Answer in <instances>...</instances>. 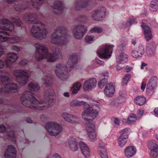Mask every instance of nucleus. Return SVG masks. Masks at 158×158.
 <instances>
[{"mask_svg": "<svg viewBox=\"0 0 158 158\" xmlns=\"http://www.w3.org/2000/svg\"><path fill=\"white\" fill-rule=\"evenodd\" d=\"M55 94L52 89L47 90L44 93V97L39 101L30 92L24 93L21 97L22 103L25 106L37 110H44L53 106L55 100L51 98Z\"/></svg>", "mask_w": 158, "mask_h": 158, "instance_id": "nucleus-1", "label": "nucleus"}, {"mask_svg": "<svg viewBox=\"0 0 158 158\" xmlns=\"http://www.w3.org/2000/svg\"><path fill=\"white\" fill-rule=\"evenodd\" d=\"M70 105L72 107L83 105L84 110L81 114L82 117L84 120L89 122L92 121L97 117L100 109V103L96 101L88 104L84 101L75 99L70 102Z\"/></svg>", "mask_w": 158, "mask_h": 158, "instance_id": "nucleus-2", "label": "nucleus"}, {"mask_svg": "<svg viewBox=\"0 0 158 158\" xmlns=\"http://www.w3.org/2000/svg\"><path fill=\"white\" fill-rule=\"evenodd\" d=\"M34 46L36 51L34 57L37 61H40L46 59L49 62H54L56 60V57L53 54L48 52V49L44 44L36 43Z\"/></svg>", "mask_w": 158, "mask_h": 158, "instance_id": "nucleus-3", "label": "nucleus"}, {"mask_svg": "<svg viewBox=\"0 0 158 158\" xmlns=\"http://www.w3.org/2000/svg\"><path fill=\"white\" fill-rule=\"evenodd\" d=\"M78 59L77 55L75 54H73L70 55L68 60V66L67 67L62 64H56L55 72L58 77L62 79L64 76V72L70 71L74 64L77 63Z\"/></svg>", "mask_w": 158, "mask_h": 158, "instance_id": "nucleus-4", "label": "nucleus"}, {"mask_svg": "<svg viewBox=\"0 0 158 158\" xmlns=\"http://www.w3.org/2000/svg\"><path fill=\"white\" fill-rule=\"evenodd\" d=\"M31 32L33 36L40 40L45 39L48 33L45 25L39 21L34 23Z\"/></svg>", "mask_w": 158, "mask_h": 158, "instance_id": "nucleus-5", "label": "nucleus"}, {"mask_svg": "<svg viewBox=\"0 0 158 158\" xmlns=\"http://www.w3.org/2000/svg\"><path fill=\"white\" fill-rule=\"evenodd\" d=\"M45 128L48 133L53 136H58L63 130L62 126L55 121L48 122L45 124Z\"/></svg>", "mask_w": 158, "mask_h": 158, "instance_id": "nucleus-6", "label": "nucleus"}, {"mask_svg": "<svg viewBox=\"0 0 158 158\" xmlns=\"http://www.w3.org/2000/svg\"><path fill=\"white\" fill-rule=\"evenodd\" d=\"M13 74L19 85L24 86L28 82L30 75L26 71L23 69H16L13 71Z\"/></svg>", "mask_w": 158, "mask_h": 158, "instance_id": "nucleus-7", "label": "nucleus"}, {"mask_svg": "<svg viewBox=\"0 0 158 158\" xmlns=\"http://www.w3.org/2000/svg\"><path fill=\"white\" fill-rule=\"evenodd\" d=\"M62 32L59 28H56L51 36V41L52 44L58 45L64 44L67 42L65 37L62 34Z\"/></svg>", "mask_w": 158, "mask_h": 158, "instance_id": "nucleus-8", "label": "nucleus"}, {"mask_svg": "<svg viewBox=\"0 0 158 158\" xmlns=\"http://www.w3.org/2000/svg\"><path fill=\"white\" fill-rule=\"evenodd\" d=\"M114 46L113 45H103L97 51L98 56L101 58H109L111 56L113 48Z\"/></svg>", "mask_w": 158, "mask_h": 158, "instance_id": "nucleus-9", "label": "nucleus"}, {"mask_svg": "<svg viewBox=\"0 0 158 158\" xmlns=\"http://www.w3.org/2000/svg\"><path fill=\"white\" fill-rule=\"evenodd\" d=\"M87 30V27L81 24L77 25L73 31L74 37L77 39H81L83 37Z\"/></svg>", "mask_w": 158, "mask_h": 158, "instance_id": "nucleus-10", "label": "nucleus"}, {"mask_svg": "<svg viewBox=\"0 0 158 158\" xmlns=\"http://www.w3.org/2000/svg\"><path fill=\"white\" fill-rule=\"evenodd\" d=\"M0 81L3 85H6L7 93L12 90L18 89V86L17 84L9 82L10 78L8 76L5 75L0 77Z\"/></svg>", "mask_w": 158, "mask_h": 158, "instance_id": "nucleus-11", "label": "nucleus"}, {"mask_svg": "<svg viewBox=\"0 0 158 158\" xmlns=\"http://www.w3.org/2000/svg\"><path fill=\"white\" fill-rule=\"evenodd\" d=\"M130 131V128H126L122 130V133L118 139V145L123 147L126 143Z\"/></svg>", "mask_w": 158, "mask_h": 158, "instance_id": "nucleus-12", "label": "nucleus"}, {"mask_svg": "<svg viewBox=\"0 0 158 158\" xmlns=\"http://www.w3.org/2000/svg\"><path fill=\"white\" fill-rule=\"evenodd\" d=\"M97 85V80L95 78H91L86 81L84 83V90L87 91L94 89Z\"/></svg>", "mask_w": 158, "mask_h": 158, "instance_id": "nucleus-13", "label": "nucleus"}, {"mask_svg": "<svg viewBox=\"0 0 158 158\" xmlns=\"http://www.w3.org/2000/svg\"><path fill=\"white\" fill-rule=\"evenodd\" d=\"M18 55L14 52H9L7 54L5 63L6 66L8 68H11L12 64L15 63L18 59Z\"/></svg>", "mask_w": 158, "mask_h": 158, "instance_id": "nucleus-14", "label": "nucleus"}, {"mask_svg": "<svg viewBox=\"0 0 158 158\" xmlns=\"http://www.w3.org/2000/svg\"><path fill=\"white\" fill-rule=\"evenodd\" d=\"M157 79L156 77H151L149 81L147 86V91L148 93L152 94L154 89L157 86Z\"/></svg>", "mask_w": 158, "mask_h": 158, "instance_id": "nucleus-15", "label": "nucleus"}, {"mask_svg": "<svg viewBox=\"0 0 158 158\" xmlns=\"http://www.w3.org/2000/svg\"><path fill=\"white\" fill-rule=\"evenodd\" d=\"M16 152L15 148L13 145H10L5 150L4 157L5 158H15Z\"/></svg>", "mask_w": 158, "mask_h": 158, "instance_id": "nucleus-16", "label": "nucleus"}, {"mask_svg": "<svg viewBox=\"0 0 158 158\" xmlns=\"http://www.w3.org/2000/svg\"><path fill=\"white\" fill-rule=\"evenodd\" d=\"M68 144L69 149L73 152H75L79 149V145L76 139L73 137H70L68 139Z\"/></svg>", "mask_w": 158, "mask_h": 158, "instance_id": "nucleus-17", "label": "nucleus"}, {"mask_svg": "<svg viewBox=\"0 0 158 158\" xmlns=\"http://www.w3.org/2000/svg\"><path fill=\"white\" fill-rule=\"evenodd\" d=\"M144 53V48L143 45L141 44L136 49L133 50L131 55L133 57L137 58L142 56Z\"/></svg>", "mask_w": 158, "mask_h": 158, "instance_id": "nucleus-18", "label": "nucleus"}, {"mask_svg": "<svg viewBox=\"0 0 158 158\" xmlns=\"http://www.w3.org/2000/svg\"><path fill=\"white\" fill-rule=\"evenodd\" d=\"M81 152L86 158H88L90 156V151L88 146L85 143L81 142L80 143Z\"/></svg>", "mask_w": 158, "mask_h": 158, "instance_id": "nucleus-19", "label": "nucleus"}, {"mask_svg": "<svg viewBox=\"0 0 158 158\" xmlns=\"http://www.w3.org/2000/svg\"><path fill=\"white\" fill-rule=\"evenodd\" d=\"M141 26L144 30L145 39L147 41L149 40L152 37V33L150 28L144 23H142Z\"/></svg>", "mask_w": 158, "mask_h": 158, "instance_id": "nucleus-20", "label": "nucleus"}, {"mask_svg": "<svg viewBox=\"0 0 158 158\" xmlns=\"http://www.w3.org/2000/svg\"><path fill=\"white\" fill-rule=\"evenodd\" d=\"M104 91L106 96L111 97L115 92V87L112 83H108L105 86Z\"/></svg>", "mask_w": 158, "mask_h": 158, "instance_id": "nucleus-21", "label": "nucleus"}, {"mask_svg": "<svg viewBox=\"0 0 158 158\" xmlns=\"http://www.w3.org/2000/svg\"><path fill=\"white\" fill-rule=\"evenodd\" d=\"M89 6V1L88 0H80L76 3L75 8L78 10L81 8L86 9Z\"/></svg>", "mask_w": 158, "mask_h": 158, "instance_id": "nucleus-22", "label": "nucleus"}, {"mask_svg": "<svg viewBox=\"0 0 158 158\" xmlns=\"http://www.w3.org/2000/svg\"><path fill=\"white\" fill-rule=\"evenodd\" d=\"M136 151L135 148L133 146H129L125 149L124 152L125 156L129 158L134 156Z\"/></svg>", "mask_w": 158, "mask_h": 158, "instance_id": "nucleus-23", "label": "nucleus"}, {"mask_svg": "<svg viewBox=\"0 0 158 158\" xmlns=\"http://www.w3.org/2000/svg\"><path fill=\"white\" fill-rule=\"evenodd\" d=\"M63 4L61 2H56L54 3L52 8L53 11L56 14H59L61 12L63 9Z\"/></svg>", "mask_w": 158, "mask_h": 158, "instance_id": "nucleus-24", "label": "nucleus"}, {"mask_svg": "<svg viewBox=\"0 0 158 158\" xmlns=\"http://www.w3.org/2000/svg\"><path fill=\"white\" fill-rule=\"evenodd\" d=\"M61 116L64 120L67 122L72 123H77L76 121L71 119V114L67 112H64L61 114Z\"/></svg>", "mask_w": 158, "mask_h": 158, "instance_id": "nucleus-25", "label": "nucleus"}, {"mask_svg": "<svg viewBox=\"0 0 158 158\" xmlns=\"http://www.w3.org/2000/svg\"><path fill=\"white\" fill-rule=\"evenodd\" d=\"M9 34L4 31H0V43L6 41L9 39Z\"/></svg>", "mask_w": 158, "mask_h": 158, "instance_id": "nucleus-26", "label": "nucleus"}, {"mask_svg": "<svg viewBox=\"0 0 158 158\" xmlns=\"http://www.w3.org/2000/svg\"><path fill=\"white\" fill-rule=\"evenodd\" d=\"M149 9L152 12L156 11L158 10V0H153L149 5Z\"/></svg>", "mask_w": 158, "mask_h": 158, "instance_id": "nucleus-27", "label": "nucleus"}, {"mask_svg": "<svg viewBox=\"0 0 158 158\" xmlns=\"http://www.w3.org/2000/svg\"><path fill=\"white\" fill-rule=\"evenodd\" d=\"M128 59L127 55L124 53H121L117 58V62L118 64H120L123 61L126 62Z\"/></svg>", "mask_w": 158, "mask_h": 158, "instance_id": "nucleus-28", "label": "nucleus"}, {"mask_svg": "<svg viewBox=\"0 0 158 158\" xmlns=\"http://www.w3.org/2000/svg\"><path fill=\"white\" fill-rule=\"evenodd\" d=\"M99 151L102 158H108L106 150L105 148L102 145L99 146Z\"/></svg>", "mask_w": 158, "mask_h": 158, "instance_id": "nucleus-29", "label": "nucleus"}, {"mask_svg": "<svg viewBox=\"0 0 158 158\" xmlns=\"http://www.w3.org/2000/svg\"><path fill=\"white\" fill-rule=\"evenodd\" d=\"M146 99L145 97L140 96L136 97L134 100V102L139 106L143 105L146 102Z\"/></svg>", "mask_w": 158, "mask_h": 158, "instance_id": "nucleus-30", "label": "nucleus"}, {"mask_svg": "<svg viewBox=\"0 0 158 158\" xmlns=\"http://www.w3.org/2000/svg\"><path fill=\"white\" fill-rule=\"evenodd\" d=\"M148 147L150 151L158 150V145L155 140L149 141L148 143Z\"/></svg>", "mask_w": 158, "mask_h": 158, "instance_id": "nucleus-31", "label": "nucleus"}, {"mask_svg": "<svg viewBox=\"0 0 158 158\" xmlns=\"http://www.w3.org/2000/svg\"><path fill=\"white\" fill-rule=\"evenodd\" d=\"M81 86V83L79 82L74 83L71 88L72 93L73 94H77L80 90Z\"/></svg>", "mask_w": 158, "mask_h": 158, "instance_id": "nucleus-32", "label": "nucleus"}, {"mask_svg": "<svg viewBox=\"0 0 158 158\" xmlns=\"http://www.w3.org/2000/svg\"><path fill=\"white\" fill-rule=\"evenodd\" d=\"M28 87L29 89L32 91H37L40 89V87L36 83L32 82L29 83Z\"/></svg>", "mask_w": 158, "mask_h": 158, "instance_id": "nucleus-33", "label": "nucleus"}, {"mask_svg": "<svg viewBox=\"0 0 158 158\" xmlns=\"http://www.w3.org/2000/svg\"><path fill=\"white\" fill-rule=\"evenodd\" d=\"M101 19L104 18L106 15V9L103 6L98 8L96 10Z\"/></svg>", "mask_w": 158, "mask_h": 158, "instance_id": "nucleus-34", "label": "nucleus"}, {"mask_svg": "<svg viewBox=\"0 0 158 158\" xmlns=\"http://www.w3.org/2000/svg\"><path fill=\"white\" fill-rule=\"evenodd\" d=\"M138 119H139L136 115L134 114H132L128 118L127 123L129 124H131L135 122Z\"/></svg>", "mask_w": 158, "mask_h": 158, "instance_id": "nucleus-35", "label": "nucleus"}, {"mask_svg": "<svg viewBox=\"0 0 158 158\" xmlns=\"http://www.w3.org/2000/svg\"><path fill=\"white\" fill-rule=\"evenodd\" d=\"M8 20L6 19H0V29L4 30L6 28V27L9 22Z\"/></svg>", "mask_w": 158, "mask_h": 158, "instance_id": "nucleus-36", "label": "nucleus"}, {"mask_svg": "<svg viewBox=\"0 0 158 158\" xmlns=\"http://www.w3.org/2000/svg\"><path fill=\"white\" fill-rule=\"evenodd\" d=\"M135 23H136V20L135 19H130L127 21V22L126 23V26H121V25H123V23L122 22L121 23H120V26L121 27H124L125 28L126 27H130V26H131L132 24Z\"/></svg>", "mask_w": 158, "mask_h": 158, "instance_id": "nucleus-37", "label": "nucleus"}, {"mask_svg": "<svg viewBox=\"0 0 158 158\" xmlns=\"http://www.w3.org/2000/svg\"><path fill=\"white\" fill-rule=\"evenodd\" d=\"M86 131L87 133L95 132V127L94 124H89L86 127Z\"/></svg>", "mask_w": 158, "mask_h": 158, "instance_id": "nucleus-38", "label": "nucleus"}, {"mask_svg": "<svg viewBox=\"0 0 158 158\" xmlns=\"http://www.w3.org/2000/svg\"><path fill=\"white\" fill-rule=\"evenodd\" d=\"M12 43L16 44L20 42L21 41V38L19 36L15 35L13 37H9V39Z\"/></svg>", "mask_w": 158, "mask_h": 158, "instance_id": "nucleus-39", "label": "nucleus"}, {"mask_svg": "<svg viewBox=\"0 0 158 158\" xmlns=\"http://www.w3.org/2000/svg\"><path fill=\"white\" fill-rule=\"evenodd\" d=\"M6 28L4 29V31H12L14 29V26L12 23L9 21V22L7 24L6 27Z\"/></svg>", "mask_w": 158, "mask_h": 158, "instance_id": "nucleus-40", "label": "nucleus"}, {"mask_svg": "<svg viewBox=\"0 0 158 158\" xmlns=\"http://www.w3.org/2000/svg\"><path fill=\"white\" fill-rule=\"evenodd\" d=\"M42 0H31L32 5L36 9H38L40 5V2Z\"/></svg>", "mask_w": 158, "mask_h": 158, "instance_id": "nucleus-41", "label": "nucleus"}, {"mask_svg": "<svg viewBox=\"0 0 158 158\" xmlns=\"http://www.w3.org/2000/svg\"><path fill=\"white\" fill-rule=\"evenodd\" d=\"M91 17L92 19L93 20H100L102 19L100 16L98 15V13H97L96 10L92 13Z\"/></svg>", "mask_w": 158, "mask_h": 158, "instance_id": "nucleus-42", "label": "nucleus"}, {"mask_svg": "<svg viewBox=\"0 0 158 158\" xmlns=\"http://www.w3.org/2000/svg\"><path fill=\"white\" fill-rule=\"evenodd\" d=\"M103 29L101 27H94L92 28L90 31L91 33H100L103 32Z\"/></svg>", "mask_w": 158, "mask_h": 158, "instance_id": "nucleus-43", "label": "nucleus"}, {"mask_svg": "<svg viewBox=\"0 0 158 158\" xmlns=\"http://www.w3.org/2000/svg\"><path fill=\"white\" fill-rule=\"evenodd\" d=\"M107 82V79L102 78V79L98 82L99 87L101 89L103 88Z\"/></svg>", "mask_w": 158, "mask_h": 158, "instance_id": "nucleus-44", "label": "nucleus"}, {"mask_svg": "<svg viewBox=\"0 0 158 158\" xmlns=\"http://www.w3.org/2000/svg\"><path fill=\"white\" fill-rule=\"evenodd\" d=\"M88 136L90 140L94 141L96 139V135L95 132L89 133H87Z\"/></svg>", "mask_w": 158, "mask_h": 158, "instance_id": "nucleus-45", "label": "nucleus"}, {"mask_svg": "<svg viewBox=\"0 0 158 158\" xmlns=\"http://www.w3.org/2000/svg\"><path fill=\"white\" fill-rule=\"evenodd\" d=\"M150 156L151 158H157L158 157V150L151 151Z\"/></svg>", "mask_w": 158, "mask_h": 158, "instance_id": "nucleus-46", "label": "nucleus"}, {"mask_svg": "<svg viewBox=\"0 0 158 158\" xmlns=\"http://www.w3.org/2000/svg\"><path fill=\"white\" fill-rule=\"evenodd\" d=\"M154 47L153 49L148 47L147 50V53L148 55L152 56L154 54L155 49V47Z\"/></svg>", "mask_w": 158, "mask_h": 158, "instance_id": "nucleus-47", "label": "nucleus"}, {"mask_svg": "<svg viewBox=\"0 0 158 158\" xmlns=\"http://www.w3.org/2000/svg\"><path fill=\"white\" fill-rule=\"evenodd\" d=\"M10 48L11 51L16 52H19L20 51V48L16 45H13L11 46L10 47Z\"/></svg>", "mask_w": 158, "mask_h": 158, "instance_id": "nucleus-48", "label": "nucleus"}, {"mask_svg": "<svg viewBox=\"0 0 158 158\" xmlns=\"http://www.w3.org/2000/svg\"><path fill=\"white\" fill-rule=\"evenodd\" d=\"M94 36L93 35H87L85 37V41L87 43H90L93 40Z\"/></svg>", "mask_w": 158, "mask_h": 158, "instance_id": "nucleus-49", "label": "nucleus"}, {"mask_svg": "<svg viewBox=\"0 0 158 158\" xmlns=\"http://www.w3.org/2000/svg\"><path fill=\"white\" fill-rule=\"evenodd\" d=\"M55 55H54L55 56L57 57H61L62 56L61 52L59 48H56L55 49Z\"/></svg>", "mask_w": 158, "mask_h": 158, "instance_id": "nucleus-50", "label": "nucleus"}, {"mask_svg": "<svg viewBox=\"0 0 158 158\" xmlns=\"http://www.w3.org/2000/svg\"><path fill=\"white\" fill-rule=\"evenodd\" d=\"M12 21L15 23L18 26L20 25L22 23L21 21L18 19H12Z\"/></svg>", "mask_w": 158, "mask_h": 158, "instance_id": "nucleus-51", "label": "nucleus"}, {"mask_svg": "<svg viewBox=\"0 0 158 158\" xmlns=\"http://www.w3.org/2000/svg\"><path fill=\"white\" fill-rule=\"evenodd\" d=\"M144 112L143 110L142 109H139L137 111V118L139 119L140 117L142 116Z\"/></svg>", "mask_w": 158, "mask_h": 158, "instance_id": "nucleus-52", "label": "nucleus"}, {"mask_svg": "<svg viewBox=\"0 0 158 158\" xmlns=\"http://www.w3.org/2000/svg\"><path fill=\"white\" fill-rule=\"evenodd\" d=\"M4 85L3 87H0V93H7L6 85Z\"/></svg>", "mask_w": 158, "mask_h": 158, "instance_id": "nucleus-53", "label": "nucleus"}, {"mask_svg": "<svg viewBox=\"0 0 158 158\" xmlns=\"http://www.w3.org/2000/svg\"><path fill=\"white\" fill-rule=\"evenodd\" d=\"M6 135L9 138H13L15 137V134L12 131L10 132L9 134L6 133Z\"/></svg>", "mask_w": 158, "mask_h": 158, "instance_id": "nucleus-54", "label": "nucleus"}, {"mask_svg": "<svg viewBox=\"0 0 158 158\" xmlns=\"http://www.w3.org/2000/svg\"><path fill=\"white\" fill-rule=\"evenodd\" d=\"M6 128L4 125H0V132H4L6 131Z\"/></svg>", "mask_w": 158, "mask_h": 158, "instance_id": "nucleus-55", "label": "nucleus"}, {"mask_svg": "<svg viewBox=\"0 0 158 158\" xmlns=\"http://www.w3.org/2000/svg\"><path fill=\"white\" fill-rule=\"evenodd\" d=\"M108 77V72L103 73L102 74V78L107 79V80Z\"/></svg>", "mask_w": 158, "mask_h": 158, "instance_id": "nucleus-56", "label": "nucleus"}, {"mask_svg": "<svg viewBox=\"0 0 158 158\" xmlns=\"http://www.w3.org/2000/svg\"><path fill=\"white\" fill-rule=\"evenodd\" d=\"M154 47H155V49L156 47V44L154 42H152L149 44L148 47L153 49Z\"/></svg>", "mask_w": 158, "mask_h": 158, "instance_id": "nucleus-57", "label": "nucleus"}, {"mask_svg": "<svg viewBox=\"0 0 158 158\" xmlns=\"http://www.w3.org/2000/svg\"><path fill=\"white\" fill-rule=\"evenodd\" d=\"M33 17V15H26L25 17V19L26 20H28L29 21H31L32 17Z\"/></svg>", "mask_w": 158, "mask_h": 158, "instance_id": "nucleus-58", "label": "nucleus"}, {"mask_svg": "<svg viewBox=\"0 0 158 158\" xmlns=\"http://www.w3.org/2000/svg\"><path fill=\"white\" fill-rule=\"evenodd\" d=\"M131 77V75L130 74H127L125 75L124 77L129 81Z\"/></svg>", "mask_w": 158, "mask_h": 158, "instance_id": "nucleus-59", "label": "nucleus"}, {"mask_svg": "<svg viewBox=\"0 0 158 158\" xmlns=\"http://www.w3.org/2000/svg\"><path fill=\"white\" fill-rule=\"evenodd\" d=\"M133 69V67H130V66L127 65V66L125 70L128 73L130 72Z\"/></svg>", "mask_w": 158, "mask_h": 158, "instance_id": "nucleus-60", "label": "nucleus"}, {"mask_svg": "<svg viewBox=\"0 0 158 158\" xmlns=\"http://www.w3.org/2000/svg\"><path fill=\"white\" fill-rule=\"evenodd\" d=\"M4 67L5 64L3 61L0 59V69H3Z\"/></svg>", "mask_w": 158, "mask_h": 158, "instance_id": "nucleus-61", "label": "nucleus"}, {"mask_svg": "<svg viewBox=\"0 0 158 158\" xmlns=\"http://www.w3.org/2000/svg\"><path fill=\"white\" fill-rule=\"evenodd\" d=\"M72 118H73V120L75 121L74 120L78 119L79 118L76 115L71 114V119H72Z\"/></svg>", "mask_w": 158, "mask_h": 158, "instance_id": "nucleus-62", "label": "nucleus"}, {"mask_svg": "<svg viewBox=\"0 0 158 158\" xmlns=\"http://www.w3.org/2000/svg\"><path fill=\"white\" fill-rule=\"evenodd\" d=\"M128 82V81L126 80L124 77L123 78L122 80V84L123 85H126Z\"/></svg>", "mask_w": 158, "mask_h": 158, "instance_id": "nucleus-63", "label": "nucleus"}, {"mask_svg": "<svg viewBox=\"0 0 158 158\" xmlns=\"http://www.w3.org/2000/svg\"><path fill=\"white\" fill-rule=\"evenodd\" d=\"M52 158H61V157L60 155L56 153L53 155Z\"/></svg>", "mask_w": 158, "mask_h": 158, "instance_id": "nucleus-64", "label": "nucleus"}]
</instances>
